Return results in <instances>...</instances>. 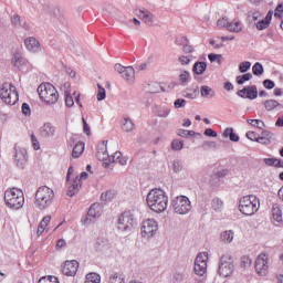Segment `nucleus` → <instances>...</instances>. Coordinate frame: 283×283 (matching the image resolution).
I'll return each mask as SVG.
<instances>
[{"instance_id":"nucleus-57","label":"nucleus","mask_w":283,"mask_h":283,"mask_svg":"<svg viewBox=\"0 0 283 283\" xmlns=\"http://www.w3.org/2000/svg\"><path fill=\"white\" fill-rule=\"evenodd\" d=\"M218 147V144L216 142H203L202 148L203 149H216Z\"/></svg>"},{"instance_id":"nucleus-4","label":"nucleus","mask_w":283,"mask_h":283,"mask_svg":"<svg viewBox=\"0 0 283 283\" xmlns=\"http://www.w3.org/2000/svg\"><path fill=\"white\" fill-rule=\"evenodd\" d=\"M239 211L243 216H255L260 211V199L254 195H248L240 199Z\"/></svg>"},{"instance_id":"nucleus-38","label":"nucleus","mask_w":283,"mask_h":283,"mask_svg":"<svg viewBox=\"0 0 283 283\" xmlns=\"http://www.w3.org/2000/svg\"><path fill=\"white\" fill-rule=\"evenodd\" d=\"M109 249V242L105 239H97L95 242V250L96 251H107Z\"/></svg>"},{"instance_id":"nucleus-36","label":"nucleus","mask_w":283,"mask_h":283,"mask_svg":"<svg viewBox=\"0 0 283 283\" xmlns=\"http://www.w3.org/2000/svg\"><path fill=\"white\" fill-rule=\"evenodd\" d=\"M264 107L268 112H273V109H275L276 107H281V109H283L282 104H280V102L275 101V99H268L264 102Z\"/></svg>"},{"instance_id":"nucleus-6","label":"nucleus","mask_w":283,"mask_h":283,"mask_svg":"<svg viewBox=\"0 0 283 283\" xmlns=\"http://www.w3.org/2000/svg\"><path fill=\"white\" fill-rule=\"evenodd\" d=\"M209 260V253L201 252L197 255L195 260V274L197 277L196 282L205 283L207 280V262Z\"/></svg>"},{"instance_id":"nucleus-62","label":"nucleus","mask_w":283,"mask_h":283,"mask_svg":"<svg viewBox=\"0 0 283 283\" xmlns=\"http://www.w3.org/2000/svg\"><path fill=\"white\" fill-rule=\"evenodd\" d=\"M263 87H265V90H273V87H275V82L271 80H264Z\"/></svg>"},{"instance_id":"nucleus-22","label":"nucleus","mask_w":283,"mask_h":283,"mask_svg":"<svg viewBox=\"0 0 283 283\" xmlns=\"http://www.w3.org/2000/svg\"><path fill=\"white\" fill-rule=\"evenodd\" d=\"M78 189H81V182L78 180V177L75 178L74 180L67 181V196H70V198H73V196H76Z\"/></svg>"},{"instance_id":"nucleus-23","label":"nucleus","mask_w":283,"mask_h":283,"mask_svg":"<svg viewBox=\"0 0 283 283\" xmlns=\"http://www.w3.org/2000/svg\"><path fill=\"white\" fill-rule=\"evenodd\" d=\"M97 158L102 161L109 160L111 157L107 153V142H102V144L97 146Z\"/></svg>"},{"instance_id":"nucleus-18","label":"nucleus","mask_w":283,"mask_h":283,"mask_svg":"<svg viewBox=\"0 0 283 283\" xmlns=\"http://www.w3.org/2000/svg\"><path fill=\"white\" fill-rule=\"evenodd\" d=\"M24 48H27L28 52H31V54H39V52H41V42L34 36H30L24 40Z\"/></svg>"},{"instance_id":"nucleus-17","label":"nucleus","mask_w":283,"mask_h":283,"mask_svg":"<svg viewBox=\"0 0 283 283\" xmlns=\"http://www.w3.org/2000/svg\"><path fill=\"white\" fill-rule=\"evenodd\" d=\"M76 271H78V261L76 260L66 261L62 266L63 275H67L69 277H74Z\"/></svg>"},{"instance_id":"nucleus-54","label":"nucleus","mask_w":283,"mask_h":283,"mask_svg":"<svg viewBox=\"0 0 283 283\" xmlns=\"http://www.w3.org/2000/svg\"><path fill=\"white\" fill-rule=\"evenodd\" d=\"M231 22L229 21V19H227V18H221V19H219L218 21H217V25H218V28H227V30H229V24H230Z\"/></svg>"},{"instance_id":"nucleus-7","label":"nucleus","mask_w":283,"mask_h":283,"mask_svg":"<svg viewBox=\"0 0 283 283\" xmlns=\"http://www.w3.org/2000/svg\"><path fill=\"white\" fill-rule=\"evenodd\" d=\"M0 98L7 105H17L19 102V92H17V87L11 83H4L0 88Z\"/></svg>"},{"instance_id":"nucleus-43","label":"nucleus","mask_w":283,"mask_h":283,"mask_svg":"<svg viewBox=\"0 0 283 283\" xmlns=\"http://www.w3.org/2000/svg\"><path fill=\"white\" fill-rule=\"evenodd\" d=\"M169 169H172L175 174L182 171V161L175 159L169 164Z\"/></svg>"},{"instance_id":"nucleus-21","label":"nucleus","mask_w":283,"mask_h":283,"mask_svg":"<svg viewBox=\"0 0 283 283\" xmlns=\"http://www.w3.org/2000/svg\"><path fill=\"white\" fill-rule=\"evenodd\" d=\"M78 189H81V182L78 180V177L75 178L74 180L67 181V196H70V198H73V196H76Z\"/></svg>"},{"instance_id":"nucleus-56","label":"nucleus","mask_w":283,"mask_h":283,"mask_svg":"<svg viewBox=\"0 0 283 283\" xmlns=\"http://www.w3.org/2000/svg\"><path fill=\"white\" fill-rule=\"evenodd\" d=\"M249 18L251 20H253L254 22L260 21V19H262V12H260V11H250L249 12Z\"/></svg>"},{"instance_id":"nucleus-64","label":"nucleus","mask_w":283,"mask_h":283,"mask_svg":"<svg viewBox=\"0 0 283 283\" xmlns=\"http://www.w3.org/2000/svg\"><path fill=\"white\" fill-rule=\"evenodd\" d=\"M282 14H283V4H279L275 9L274 15L282 17Z\"/></svg>"},{"instance_id":"nucleus-40","label":"nucleus","mask_w":283,"mask_h":283,"mask_svg":"<svg viewBox=\"0 0 283 283\" xmlns=\"http://www.w3.org/2000/svg\"><path fill=\"white\" fill-rule=\"evenodd\" d=\"M134 128H135V125L132 118L125 117L124 123L122 125L123 132H126V133L134 132Z\"/></svg>"},{"instance_id":"nucleus-13","label":"nucleus","mask_w":283,"mask_h":283,"mask_svg":"<svg viewBox=\"0 0 283 283\" xmlns=\"http://www.w3.org/2000/svg\"><path fill=\"white\" fill-rule=\"evenodd\" d=\"M14 163L20 169L25 167V163H28V150L25 148L14 146Z\"/></svg>"},{"instance_id":"nucleus-29","label":"nucleus","mask_w":283,"mask_h":283,"mask_svg":"<svg viewBox=\"0 0 283 283\" xmlns=\"http://www.w3.org/2000/svg\"><path fill=\"white\" fill-rule=\"evenodd\" d=\"M200 94L202 98H214L216 92L211 86L203 85L200 87Z\"/></svg>"},{"instance_id":"nucleus-42","label":"nucleus","mask_w":283,"mask_h":283,"mask_svg":"<svg viewBox=\"0 0 283 283\" xmlns=\"http://www.w3.org/2000/svg\"><path fill=\"white\" fill-rule=\"evenodd\" d=\"M252 74H254V76H262L264 74V66L262 65V63H254V65L252 66Z\"/></svg>"},{"instance_id":"nucleus-11","label":"nucleus","mask_w":283,"mask_h":283,"mask_svg":"<svg viewBox=\"0 0 283 283\" xmlns=\"http://www.w3.org/2000/svg\"><path fill=\"white\" fill-rule=\"evenodd\" d=\"M254 269L256 274L260 277H266L269 275V254L268 253H261L258 255Z\"/></svg>"},{"instance_id":"nucleus-9","label":"nucleus","mask_w":283,"mask_h":283,"mask_svg":"<svg viewBox=\"0 0 283 283\" xmlns=\"http://www.w3.org/2000/svg\"><path fill=\"white\" fill-rule=\"evenodd\" d=\"M135 224L136 218L134 217V213H132L130 211H125L118 218L117 229L122 233H130V231H134Z\"/></svg>"},{"instance_id":"nucleus-37","label":"nucleus","mask_w":283,"mask_h":283,"mask_svg":"<svg viewBox=\"0 0 283 283\" xmlns=\"http://www.w3.org/2000/svg\"><path fill=\"white\" fill-rule=\"evenodd\" d=\"M243 24L240 20H234L228 24L229 32H242Z\"/></svg>"},{"instance_id":"nucleus-2","label":"nucleus","mask_w":283,"mask_h":283,"mask_svg":"<svg viewBox=\"0 0 283 283\" xmlns=\"http://www.w3.org/2000/svg\"><path fill=\"white\" fill-rule=\"evenodd\" d=\"M4 202L7 207L13 211L23 209V205H25V196L23 195V190L19 188L7 189L4 192Z\"/></svg>"},{"instance_id":"nucleus-16","label":"nucleus","mask_w":283,"mask_h":283,"mask_svg":"<svg viewBox=\"0 0 283 283\" xmlns=\"http://www.w3.org/2000/svg\"><path fill=\"white\" fill-rule=\"evenodd\" d=\"M56 136V127L52 125V123H45L40 127V137L44 140H50V138H54Z\"/></svg>"},{"instance_id":"nucleus-20","label":"nucleus","mask_w":283,"mask_h":283,"mask_svg":"<svg viewBox=\"0 0 283 283\" xmlns=\"http://www.w3.org/2000/svg\"><path fill=\"white\" fill-rule=\"evenodd\" d=\"M12 65L14 67H18V70H24L25 67H28L29 62L25 57H23V55H21L20 53H15L12 57Z\"/></svg>"},{"instance_id":"nucleus-8","label":"nucleus","mask_w":283,"mask_h":283,"mask_svg":"<svg viewBox=\"0 0 283 283\" xmlns=\"http://www.w3.org/2000/svg\"><path fill=\"white\" fill-rule=\"evenodd\" d=\"M171 207L178 216H187L191 211V200L187 196H177L171 200Z\"/></svg>"},{"instance_id":"nucleus-50","label":"nucleus","mask_w":283,"mask_h":283,"mask_svg":"<svg viewBox=\"0 0 283 283\" xmlns=\"http://www.w3.org/2000/svg\"><path fill=\"white\" fill-rule=\"evenodd\" d=\"M180 83H189L191 81V74L188 71H182L179 75Z\"/></svg>"},{"instance_id":"nucleus-28","label":"nucleus","mask_w":283,"mask_h":283,"mask_svg":"<svg viewBox=\"0 0 283 283\" xmlns=\"http://www.w3.org/2000/svg\"><path fill=\"white\" fill-rule=\"evenodd\" d=\"M64 96H65V105L66 107H74V97H72V94L70 93V83H64Z\"/></svg>"},{"instance_id":"nucleus-10","label":"nucleus","mask_w":283,"mask_h":283,"mask_svg":"<svg viewBox=\"0 0 283 283\" xmlns=\"http://www.w3.org/2000/svg\"><path fill=\"white\" fill-rule=\"evenodd\" d=\"M233 258L229 254H224L221 256L218 273L221 277H229V275H233Z\"/></svg>"},{"instance_id":"nucleus-33","label":"nucleus","mask_w":283,"mask_h":283,"mask_svg":"<svg viewBox=\"0 0 283 283\" xmlns=\"http://www.w3.org/2000/svg\"><path fill=\"white\" fill-rule=\"evenodd\" d=\"M222 136L223 138H229L232 143H238L240 140V136L233 132V128H226Z\"/></svg>"},{"instance_id":"nucleus-39","label":"nucleus","mask_w":283,"mask_h":283,"mask_svg":"<svg viewBox=\"0 0 283 283\" xmlns=\"http://www.w3.org/2000/svg\"><path fill=\"white\" fill-rule=\"evenodd\" d=\"M50 220H52V216H45L39 227H38V235H42L43 231H45V228L48 227V224H50Z\"/></svg>"},{"instance_id":"nucleus-63","label":"nucleus","mask_w":283,"mask_h":283,"mask_svg":"<svg viewBox=\"0 0 283 283\" xmlns=\"http://www.w3.org/2000/svg\"><path fill=\"white\" fill-rule=\"evenodd\" d=\"M123 157V153L116 151L112 157H109V163H116Z\"/></svg>"},{"instance_id":"nucleus-48","label":"nucleus","mask_w":283,"mask_h":283,"mask_svg":"<svg viewBox=\"0 0 283 283\" xmlns=\"http://www.w3.org/2000/svg\"><path fill=\"white\" fill-rule=\"evenodd\" d=\"M38 283H59V277L56 276H42Z\"/></svg>"},{"instance_id":"nucleus-31","label":"nucleus","mask_w":283,"mask_h":283,"mask_svg":"<svg viewBox=\"0 0 283 283\" xmlns=\"http://www.w3.org/2000/svg\"><path fill=\"white\" fill-rule=\"evenodd\" d=\"M192 72L200 76L207 72V62H196L192 67Z\"/></svg>"},{"instance_id":"nucleus-15","label":"nucleus","mask_w":283,"mask_h":283,"mask_svg":"<svg viewBox=\"0 0 283 283\" xmlns=\"http://www.w3.org/2000/svg\"><path fill=\"white\" fill-rule=\"evenodd\" d=\"M237 94L238 96H240V98H249V101H255V98H258V86H245L242 90L238 91Z\"/></svg>"},{"instance_id":"nucleus-5","label":"nucleus","mask_w":283,"mask_h":283,"mask_svg":"<svg viewBox=\"0 0 283 283\" xmlns=\"http://www.w3.org/2000/svg\"><path fill=\"white\" fill-rule=\"evenodd\" d=\"M38 94L41 101L46 105H54L59 103V92L56 91V87L50 83H42L38 87Z\"/></svg>"},{"instance_id":"nucleus-44","label":"nucleus","mask_w":283,"mask_h":283,"mask_svg":"<svg viewBox=\"0 0 283 283\" xmlns=\"http://www.w3.org/2000/svg\"><path fill=\"white\" fill-rule=\"evenodd\" d=\"M253 78V75L251 73H245L243 75L237 76V83L238 85H244L247 81H251Z\"/></svg>"},{"instance_id":"nucleus-52","label":"nucleus","mask_w":283,"mask_h":283,"mask_svg":"<svg viewBox=\"0 0 283 283\" xmlns=\"http://www.w3.org/2000/svg\"><path fill=\"white\" fill-rule=\"evenodd\" d=\"M175 109H182L184 107H187V99L185 98H177L174 102Z\"/></svg>"},{"instance_id":"nucleus-14","label":"nucleus","mask_w":283,"mask_h":283,"mask_svg":"<svg viewBox=\"0 0 283 283\" xmlns=\"http://www.w3.org/2000/svg\"><path fill=\"white\" fill-rule=\"evenodd\" d=\"M103 213V206L101 203H93L87 212L85 224H90V222H94L98 220Z\"/></svg>"},{"instance_id":"nucleus-46","label":"nucleus","mask_w":283,"mask_h":283,"mask_svg":"<svg viewBox=\"0 0 283 283\" xmlns=\"http://www.w3.org/2000/svg\"><path fill=\"white\" fill-rule=\"evenodd\" d=\"M251 264H253V260H251L249 255H244L241 258V269H249Z\"/></svg>"},{"instance_id":"nucleus-30","label":"nucleus","mask_w":283,"mask_h":283,"mask_svg":"<svg viewBox=\"0 0 283 283\" xmlns=\"http://www.w3.org/2000/svg\"><path fill=\"white\" fill-rule=\"evenodd\" d=\"M176 44L177 45H184L182 46V52H185V54H191V52H193V46L187 44V38H185V36H182L181 40L177 39Z\"/></svg>"},{"instance_id":"nucleus-32","label":"nucleus","mask_w":283,"mask_h":283,"mask_svg":"<svg viewBox=\"0 0 283 283\" xmlns=\"http://www.w3.org/2000/svg\"><path fill=\"white\" fill-rule=\"evenodd\" d=\"M122 76L125 78V81H134V76H136L134 66H126L122 73Z\"/></svg>"},{"instance_id":"nucleus-51","label":"nucleus","mask_w":283,"mask_h":283,"mask_svg":"<svg viewBox=\"0 0 283 283\" xmlns=\"http://www.w3.org/2000/svg\"><path fill=\"white\" fill-rule=\"evenodd\" d=\"M249 70H251V62L245 61L240 63L239 72H241V74H245V72H249Z\"/></svg>"},{"instance_id":"nucleus-34","label":"nucleus","mask_w":283,"mask_h":283,"mask_svg":"<svg viewBox=\"0 0 283 283\" xmlns=\"http://www.w3.org/2000/svg\"><path fill=\"white\" fill-rule=\"evenodd\" d=\"M108 283H125V275L118 272H113L108 276Z\"/></svg>"},{"instance_id":"nucleus-26","label":"nucleus","mask_w":283,"mask_h":283,"mask_svg":"<svg viewBox=\"0 0 283 283\" xmlns=\"http://www.w3.org/2000/svg\"><path fill=\"white\" fill-rule=\"evenodd\" d=\"M211 208L213 209V211H216V213H222V211L224 210V201H222V199L214 197L211 200Z\"/></svg>"},{"instance_id":"nucleus-55","label":"nucleus","mask_w":283,"mask_h":283,"mask_svg":"<svg viewBox=\"0 0 283 283\" xmlns=\"http://www.w3.org/2000/svg\"><path fill=\"white\" fill-rule=\"evenodd\" d=\"M31 143H32V147L35 151H39V149H41V143H39V139L36 138V136L34 134L31 135Z\"/></svg>"},{"instance_id":"nucleus-12","label":"nucleus","mask_w":283,"mask_h":283,"mask_svg":"<svg viewBox=\"0 0 283 283\" xmlns=\"http://www.w3.org/2000/svg\"><path fill=\"white\" fill-rule=\"evenodd\" d=\"M156 231H158V222L154 219H148L143 222L142 235L143 238H154Z\"/></svg>"},{"instance_id":"nucleus-61","label":"nucleus","mask_w":283,"mask_h":283,"mask_svg":"<svg viewBox=\"0 0 283 283\" xmlns=\"http://www.w3.org/2000/svg\"><path fill=\"white\" fill-rule=\"evenodd\" d=\"M263 163L268 166V167H275L276 163H277V158H264Z\"/></svg>"},{"instance_id":"nucleus-58","label":"nucleus","mask_w":283,"mask_h":283,"mask_svg":"<svg viewBox=\"0 0 283 283\" xmlns=\"http://www.w3.org/2000/svg\"><path fill=\"white\" fill-rule=\"evenodd\" d=\"M245 136L249 140H253L255 143H258V138H260V135L255 132H248Z\"/></svg>"},{"instance_id":"nucleus-41","label":"nucleus","mask_w":283,"mask_h":283,"mask_svg":"<svg viewBox=\"0 0 283 283\" xmlns=\"http://www.w3.org/2000/svg\"><path fill=\"white\" fill-rule=\"evenodd\" d=\"M84 283H101V274L95 272L86 274Z\"/></svg>"},{"instance_id":"nucleus-60","label":"nucleus","mask_w":283,"mask_h":283,"mask_svg":"<svg viewBox=\"0 0 283 283\" xmlns=\"http://www.w3.org/2000/svg\"><path fill=\"white\" fill-rule=\"evenodd\" d=\"M208 59H209L210 63H214V61H218V63H220V59H222V55L216 54V53H210L208 55Z\"/></svg>"},{"instance_id":"nucleus-1","label":"nucleus","mask_w":283,"mask_h":283,"mask_svg":"<svg viewBox=\"0 0 283 283\" xmlns=\"http://www.w3.org/2000/svg\"><path fill=\"white\" fill-rule=\"evenodd\" d=\"M147 205L155 213H163L167 211V205H169V197L163 189H153L147 195Z\"/></svg>"},{"instance_id":"nucleus-45","label":"nucleus","mask_w":283,"mask_h":283,"mask_svg":"<svg viewBox=\"0 0 283 283\" xmlns=\"http://www.w3.org/2000/svg\"><path fill=\"white\" fill-rule=\"evenodd\" d=\"M247 123H249V125L252 127H256L258 129H263L265 127L262 119H248Z\"/></svg>"},{"instance_id":"nucleus-27","label":"nucleus","mask_w":283,"mask_h":283,"mask_svg":"<svg viewBox=\"0 0 283 283\" xmlns=\"http://www.w3.org/2000/svg\"><path fill=\"white\" fill-rule=\"evenodd\" d=\"M272 218L274 222H277L279 224L283 222L282 208H280V205L277 203H274L272 207Z\"/></svg>"},{"instance_id":"nucleus-53","label":"nucleus","mask_w":283,"mask_h":283,"mask_svg":"<svg viewBox=\"0 0 283 283\" xmlns=\"http://www.w3.org/2000/svg\"><path fill=\"white\" fill-rule=\"evenodd\" d=\"M97 87V101H105V98H107V93L105 92V88L101 86V84H98Z\"/></svg>"},{"instance_id":"nucleus-47","label":"nucleus","mask_w":283,"mask_h":283,"mask_svg":"<svg viewBox=\"0 0 283 283\" xmlns=\"http://www.w3.org/2000/svg\"><path fill=\"white\" fill-rule=\"evenodd\" d=\"M185 147V142L179 140V139H174L171 143V149L175 151H180Z\"/></svg>"},{"instance_id":"nucleus-24","label":"nucleus","mask_w":283,"mask_h":283,"mask_svg":"<svg viewBox=\"0 0 283 283\" xmlns=\"http://www.w3.org/2000/svg\"><path fill=\"white\" fill-rule=\"evenodd\" d=\"M272 19H273V12L269 11L264 19L255 23L256 30H260V31L266 30V28L271 25Z\"/></svg>"},{"instance_id":"nucleus-35","label":"nucleus","mask_w":283,"mask_h":283,"mask_svg":"<svg viewBox=\"0 0 283 283\" xmlns=\"http://www.w3.org/2000/svg\"><path fill=\"white\" fill-rule=\"evenodd\" d=\"M85 151V144L83 142H78L72 151L73 158H80V156Z\"/></svg>"},{"instance_id":"nucleus-25","label":"nucleus","mask_w":283,"mask_h":283,"mask_svg":"<svg viewBox=\"0 0 283 283\" xmlns=\"http://www.w3.org/2000/svg\"><path fill=\"white\" fill-rule=\"evenodd\" d=\"M235 238V232L233 230H226L220 233V240L223 244H231Z\"/></svg>"},{"instance_id":"nucleus-59","label":"nucleus","mask_w":283,"mask_h":283,"mask_svg":"<svg viewBox=\"0 0 283 283\" xmlns=\"http://www.w3.org/2000/svg\"><path fill=\"white\" fill-rule=\"evenodd\" d=\"M22 114H24V116H30L32 114V109L30 108V104H28V103L22 104Z\"/></svg>"},{"instance_id":"nucleus-19","label":"nucleus","mask_w":283,"mask_h":283,"mask_svg":"<svg viewBox=\"0 0 283 283\" xmlns=\"http://www.w3.org/2000/svg\"><path fill=\"white\" fill-rule=\"evenodd\" d=\"M137 15L146 25H154L155 17L153 15L151 11L147 9H139Z\"/></svg>"},{"instance_id":"nucleus-49","label":"nucleus","mask_w":283,"mask_h":283,"mask_svg":"<svg viewBox=\"0 0 283 283\" xmlns=\"http://www.w3.org/2000/svg\"><path fill=\"white\" fill-rule=\"evenodd\" d=\"M177 135L181 136V138H189V136H196V132L185 130V129L180 128L177 130Z\"/></svg>"},{"instance_id":"nucleus-3","label":"nucleus","mask_w":283,"mask_h":283,"mask_svg":"<svg viewBox=\"0 0 283 283\" xmlns=\"http://www.w3.org/2000/svg\"><path fill=\"white\" fill-rule=\"evenodd\" d=\"M54 202V190L48 186H41L35 191V207L41 211L48 209Z\"/></svg>"}]
</instances>
